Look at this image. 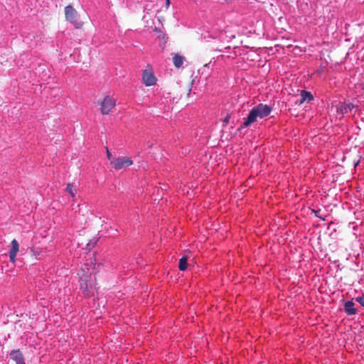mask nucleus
I'll list each match as a JSON object with an SVG mask.
<instances>
[{"instance_id": "obj_2", "label": "nucleus", "mask_w": 364, "mask_h": 364, "mask_svg": "<svg viewBox=\"0 0 364 364\" xmlns=\"http://www.w3.org/2000/svg\"><path fill=\"white\" fill-rule=\"evenodd\" d=\"M77 14L76 10L71 5H68L65 8V16L66 20L74 23L75 28H80L83 23L81 21H75Z\"/></svg>"}, {"instance_id": "obj_21", "label": "nucleus", "mask_w": 364, "mask_h": 364, "mask_svg": "<svg viewBox=\"0 0 364 364\" xmlns=\"http://www.w3.org/2000/svg\"><path fill=\"white\" fill-rule=\"evenodd\" d=\"M170 4V0H166V6L168 8Z\"/></svg>"}, {"instance_id": "obj_11", "label": "nucleus", "mask_w": 364, "mask_h": 364, "mask_svg": "<svg viewBox=\"0 0 364 364\" xmlns=\"http://www.w3.org/2000/svg\"><path fill=\"white\" fill-rule=\"evenodd\" d=\"M184 58L183 56L176 54L173 57V63L174 66L177 68H179L183 63Z\"/></svg>"}, {"instance_id": "obj_20", "label": "nucleus", "mask_w": 364, "mask_h": 364, "mask_svg": "<svg viewBox=\"0 0 364 364\" xmlns=\"http://www.w3.org/2000/svg\"><path fill=\"white\" fill-rule=\"evenodd\" d=\"M154 31H155V32H156V33H159V37H161V36L162 38H164V34L162 33V32H161V29H160V28H155Z\"/></svg>"}, {"instance_id": "obj_13", "label": "nucleus", "mask_w": 364, "mask_h": 364, "mask_svg": "<svg viewBox=\"0 0 364 364\" xmlns=\"http://www.w3.org/2000/svg\"><path fill=\"white\" fill-rule=\"evenodd\" d=\"M66 192H68L73 198L75 197L76 193V190L74 188L73 183H68L67 187L65 188Z\"/></svg>"}, {"instance_id": "obj_8", "label": "nucleus", "mask_w": 364, "mask_h": 364, "mask_svg": "<svg viewBox=\"0 0 364 364\" xmlns=\"http://www.w3.org/2000/svg\"><path fill=\"white\" fill-rule=\"evenodd\" d=\"M313 99L314 97L309 92L301 90L300 98L297 100L295 103L296 105H301L305 102H310L313 100Z\"/></svg>"}, {"instance_id": "obj_19", "label": "nucleus", "mask_w": 364, "mask_h": 364, "mask_svg": "<svg viewBox=\"0 0 364 364\" xmlns=\"http://www.w3.org/2000/svg\"><path fill=\"white\" fill-rule=\"evenodd\" d=\"M31 251L32 252L33 255L35 257V258H37L38 255H39V253L37 251H36L35 248L32 247L31 249Z\"/></svg>"}, {"instance_id": "obj_7", "label": "nucleus", "mask_w": 364, "mask_h": 364, "mask_svg": "<svg viewBox=\"0 0 364 364\" xmlns=\"http://www.w3.org/2000/svg\"><path fill=\"white\" fill-rule=\"evenodd\" d=\"M11 247L9 252V255L10 261L12 263H14L16 262V254L18 253V252L19 250V245H18L17 240L14 239L11 242Z\"/></svg>"}, {"instance_id": "obj_12", "label": "nucleus", "mask_w": 364, "mask_h": 364, "mask_svg": "<svg viewBox=\"0 0 364 364\" xmlns=\"http://www.w3.org/2000/svg\"><path fill=\"white\" fill-rule=\"evenodd\" d=\"M187 260H188L187 256H183L180 259L179 263H178V268L181 271H185L187 269V266H188Z\"/></svg>"}, {"instance_id": "obj_6", "label": "nucleus", "mask_w": 364, "mask_h": 364, "mask_svg": "<svg viewBox=\"0 0 364 364\" xmlns=\"http://www.w3.org/2000/svg\"><path fill=\"white\" fill-rule=\"evenodd\" d=\"M142 80L146 86L154 85L156 82V78L155 77L153 72L149 70H144Z\"/></svg>"}, {"instance_id": "obj_18", "label": "nucleus", "mask_w": 364, "mask_h": 364, "mask_svg": "<svg viewBox=\"0 0 364 364\" xmlns=\"http://www.w3.org/2000/svg\"><path fill=\"white\" fill-rule=\"evenodd\" d=\"M355 300L360 304L361 306L364 307V297L358 296L355 298Z\"/></svg>"}, {"instance_id": "obj_9", "label": "nucleus", "mask_w": 364, "mask_h": 364, "mask_svg": "<svg viewBox=\"0 0 364 364\" xmlns=\"http://www.w3.org/2000/svg\"><path fill=\"white\" fill-rule=\"evenodd\" d=\"M11 358L16 362V364H26L23 354L19 350H12L10 353Z\"/></svg>"}, {"instance_id": "obj_1", "label": "nucleus", "mask_w": 364, "mask_h": 364, "mask_svg": "<svg viewBox=\"0 0 364 364\" xmlns=\"http://www.w3.org/2000/svg\"><path fill=\"white\" fill-rule=\"evenodd\" d=\"M271 112L272 108L267 105L259 104L255 106L250 110L247 119H245L243 122V126H250L252 123L255 122L257 118H264L268 116Z\"/></svg>"}, {"instance_id": "obj_4", "label": "nucleus", "mask_w": 364, "mask_h": 364, "mask_svg": "<svg viewBox=\"0 0 364 364\" xmlns=\"http://www.w3.org/2000/svg\"><path fill=\"white\" fill-rule=\"evenodd\" d=\"M133 164L132 160L127 156L115 157L112 161V167L116 170H120L124 167H127Z\"/></svg>"}, {"instance_id": "obj_10", "label": "nucleus", "mask_w": 364, "mask_h": 364, "mask_svg": "<svg viewBox=\"0 0 364 364\" xmlns=\"http://www.w3.org/2000/svg\"><path fill=\"white\" fill-rule=\"evenodd\" d=\"M354 302L353 301H346L344 304V310L347 315L352 316L357 313V309L354 308Z\"/></svg>"}, {"instance_id": "obj_17", "label": "nucleus", "mask_w": 364, "mask_h": 364, "mask_svg": "<svg viewBox=\"0 0 364 364\" xmlns=\"http://www.w3.org/2000/svg\"><path fill=\"white\" fill-rule=\"evenodd\" d=\"M106 152H107V159H109L110 164H112V160H114L115 159V157L112 156V154L110 153V151L107 147L106 148Z\"/></svg>"}, {"instance_id": "obj_16", "label": "nucleus", "mask_w": 364, "mask_h": 364, "mask_svg": "<svg viewBox=\"0 0 364 364\" xmlns=\"http://www.w3.org/2000/svg\"><path fill=\"white\" fill-rule=\"evenodd\" d=\"M97 242V239H96L95 237L93 239L90 240V242L87 245V248L91 249V248L94 247L95 245H96Z\"/></svg>"}, {"instance_id": "obj_5", "label": "nucleus", "mask_w": 364, "mask_h": 364, "mask_svg": "<svg viewBox=\"0 0 364 364\" xmlns=\"http://www.w3.org/2000/svg\"><path fill=\"white\" fill-rule=\"evenodd\" d=\"M357 111V107L352 103H340L337 107V112L342 115L353 114Z\"/></svg>"}, {"instance_id": "obj_15", "label": "nucleus", "mask_w": 364, "mask_h": 364, "mask_svg": "<svg viewBox=\"0 0 364 364\" xmlns=\"http://www.w3.org/2000/svg\"><path fill=\"white\" fill-rule=\"evenodd\" d=\"M313 211L314 212L315 215L317 218H321L323 220H326V215L323 214V213L322 212V210L321 209L317 210H313Z\"/></svg>"}, {"instance_id": "obj_22", "label": "nucleus", "mask_w": 364, "mask_h": 364, "mask_svg": "<svg viewBox=\"0 0 364 364\" xmlns=\"http://www.w3.org/2000/svg\"><path fill=\"white\" fill-rule=\"evenodd\" d=\"M223 122L225 123H227L228 122V115L226 117H224V119H223Z\"/></svg>"}, {"instance_id": "obj_14", "label": "nucleus", "mask_w": 364, "mask_h": 364, "mask_svg": "<svg viewBox=\"0 0 364 364\" xmlns=\"http://www.w3.org/2000/svg\"><path fill=\"white\" fill-rule=\"evenodd\" d=\"M80 289L82 290L84 293H85L87 291L88 287L86 279H83L82 278L80 279Z\"/></svg>"}, {"instance_id": "obj_3", "label": "nucleus", "mask_w": 364, "mask_h": 364, "mask_svg": "<svg viewBox=\"0 0 364 364\" xmlns=\"http://www.w3.org/2000/svg\"><path fill=\"white\" fill-rule=\"evenodd\" d=\"M115 105L116 100L110 96H106L101 102V113L102 114H109Z\"/></svg>"}]
</instances>
